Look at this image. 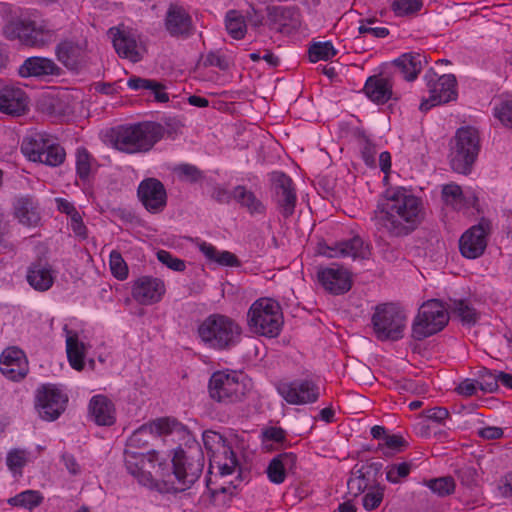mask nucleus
<instances>
[{
  "mask_svg": "<svg viewBox=\"0 0 512 512\" xmlns=\"http://www.w3.org/2000/svg\"><path fill=\"white\" fill-rule=\"evenodd\" d=\"M19 74L22 77H44L59 76L61 68L49 58L29 57L19 68Z\"/></svg>",
  "mask_w": 512,
  "mask_h": 512,
  "instance_id": "cd10ccee",
  "label": "nucleus"
},
{
  "mask_svg": "<svg viewBox=\"0 0 512 512\" xmlns=\"http://www.w3.org/2000/svg\"><path fill=\"white\" fill-rule=\"evenodd\" d=\"M66 352L69 363L75 370L84 367V344L78 340L77 334L68 335L66 339Z\"/></svg>",
  "mask_w": 512,
  "mask_h": 512,
  "instance_id": "58836bf2",
  "label": "nucleus"
},
{
  "mask_svg": "<svg viewBox=\"0 0 512 512\" xmlns=\"http://www.w3.org/2000/svg\"><path fill=\"white\" fill-rule=\"evenodd\" d=\"M174 172L181 181L195 183L203 178V173L194 165L180 164L174 168Z\"/></svg>",
  "mask_w": 512,
  "mask_h": 512,
  "instance_id": "5fc2aeb1",
  "label": "nucleus"
},
{
  "mask_svg": "<svg viewBox=\"0 0 512 512\" xmlns=\"http://www.w3.org/2000/svg\"><path fill=\"white\" fill-rule=\"evenodd\" d=\"M494 115L502 125L507 126L512 121V104L509 100L501 102L494 108Z\"/></svg>",
  "mask_w": 512,
  "mask_h": 512,
  "instance_id": "bf43d9fd",
  "label": "nucleus"
},
{
  "mask_svg": "<svg viewBox=\"0 0 512 512\" xmlns=\"http://www.w3.org/2000/svg\"><path fill=\"white\" fill-rule=\"evenodd\" d=\"M164 293V282L152 276H142L138 278L132 287L133 298L143 305H151L159 302Z\"/></svg>",
  "mask_w": 512,
  "mask_h": 512,
  "instance_id": "5701e85b",
  "label": "nucleus"
},
{
  "mask_svg": "<svg viewBox=\"0 0 512 512\" xmlns=\"http://www.w3.org/2000/svg\"><path fill=\"white\" fill-rule=\"evenodd\" d=\"M39 110L51 119L66 115L70 109L69 95L66 92H49L38 101Z\"/></svg>",
  "mask_w": 512,
  "mask_h": 512,
  "instance_id": "a878e982",
  "label": "nucleus"
},
{
  "mask_svg": "<svg viewBox=\"0 0 512 512\" xmlns=\"http://www.w3.org/2000/svg\"><path fill=\"white\" fill-rule=\"evenodd\" d=\"M157 259L173 271L182 272L186 268V264L183 260L174 257L170 252L165 250H159L157 252Z\"/></svg>",
  "mask_w": 512,
  "mask_h": 512,
  "instance_id": "13d9d810",
  "label": "nucleus"
},
{
  "mask_svg": "<svg viewBox=\"0 0 512 512\" xmlns=\"http://www.w3.org/2000/svg\"><path fill=\"white\" fill-rule=\"evenodd\" d=\"M448 306L432 299L424 303L413 322L412 335L416 340H423L441 331L449 321Z\"/></svg>",
  "mask_w": 512,
  "mask_h": 512,
  "instance_id": "9d476101",
  "label": "nucleus"
},
{
  "mask_svg": "<svg viewBox=\"0 0 512 512\" xmlns=\"http://www.w3.org/2000/svg\"><path fill=\"white\" fill-rule=\"evenodd\" d=\"M247 319L254 333L271 338L280 333L283 324L280 305L271 298L256 300L247 313Z\"/></svg>",
  "mask_w": 512,
  "mask_h": 512,
  "instance_id": "0eeeda50",
  "label": "nucleus"
},
{
  "mask_svg": "<svg viewBox=\"0 0 512 512\" xmlns=\"http://www.w3.org/2000/svg\"><path fill=\"white\" fill-rule=\"evenodd\" d=\"M21 151L30 161L50 167L60 166L66 157L64 148L45 132L26 137L22 141Z\"/></svg>",
  "mask_w": 512,
  "mask_h": 512,
  "instance_id": "1a4fd4ad",
  "label": "nucleus"
},
{
  "mask_svg": "<svg viewBox=\"0 0 512 512\" xmlns=\"http://www.w3.org/2000/svg\"><path fill=\"white\" fill-rule=\"evenodd\" d=\"M204 455L198 445L188 450L177 448L171 454L162 453L159 473L162 476L161 493H178L189 489L200 477Z\"/></svg>",
  "mask_w": 512,
  "mask_h": 512,
  "instance_id": "f03ea898",
  "label": "nucleus"
},
{
  "mask_svg": "<svg viewBox=\"0 0 512 512\" xmlns=\"http://www.w3.org/2000/svg\"><path fill=\"white\" fill-rule=\"evenodd\" d=\"M336 53L337 51L330 41L316 42L312 44L308 50L309 59L311 62L330 60L336 55Z\"/></svg>",
  "mask_w": 512,
  "mask_h": 512,
  "instance_id": "c03bdc74",
  "label": "nucleus"
},
{
  "mask_svg": "<svg viewBox=\"0 0 512 512\" xmlns=\"http://www.w3.org/2000/svg\"><path fill=\"white\" fill-rule=\"evenodd\" d=\"M175 425L174 421L171 422L167 418H160L142 425L129 437L124 451H139L141 448H147L151 441L162 435L170 434Z\"/></svg>",
  "mask_w": 512,
  "mask_h": 512,
  "instance_id": "f3484780",
  "label": "nucleus"
},
{
  "mask_svg": "<svg viewBox=\"0 0 512 512\" xmlns=\"http://www.w3.org/2000/svg\"><path fill=\"white\" fill-rule=\"evenodd\" d=\"M442 198L446 204L453 206L455 209H462L463 191L459 185L454 183L444 185Z\"/></svg>",
  "mask_w": 512,
  "mask_h": 512,
  "instance_id": "603ef678",
  "label": "nucleus"
},
{
  "mask_svg": "<svg viewBox=\"0 0 512 512\" xmlns=\"http://www.w3.org/2000/svg\"><path fill=\"white\" fill-rule=\"evenodd\" d=\"M225 26L228 34L237 40L244 38L247 31L244 17L236 10L227 12Z\"/></svg>",
  "mask_w": 512,
  "mask_h": 512,
  "instance_id": "a19ab883",
  "label": "nucleus"
},
{
  "mask_svg": "<svg viewBox=\"0 0 512 512\" xmlns=\"http://www.w3.org/2000/svg\"><path fill=\"white\" fill-rule=\"evenodd\" d=\"M423 413L427 419L437 423H441L449 416L448 410L444 407H434L424 411Z\"/></svg>",
  "mask_w": 512,
  "mask_h": 512,
  "instance_id": "774afa93",
  "label": "nucleus"
},
{
  "mask_svg": "<svg viewBox=\"0 0 512 512\" xmlns=\"http://www.w3.org/2000/svg\"><path fill=\"white\" fill-rule=\"evenodd\" d=\"M424 484L439 497L451 495L456 486L455 481L451 476L430 479L425 481Z\"/></svg>",
  "mask_w": 512,
  "mask_h": 512,
  "instance_id": "37998d69",
  "label": "nucleus"
},
{
  "mask_svg": "<svg viewBox=\"0 0 512 512\" xmlns=\"http://www.w3.org/2000/svg\"><path fill=\"white\" fill-rule=\"evenodd\" d=\"M204 447L208 452H215L222 449L223 454L228 455L229 447L225 445L224 437L215 431H205L202 435Z\"/></svg>",
  "mask_w": 512,
  "mask_h": 512,
  "instance_id": "09e8293b",
  "label": "nucleus"
},
{
  "mask_svg": "<svg viewBox=\"0 0 512 512\" xmlns=\"http://www.w3.org/2000/svg\"><path fill=\"white\" fill-rule=\"evenodd\" d=\"M348 493L353 497H357L369 489V480L365 476L363 469H359L352 473L347 482Z\"/></svg>",
  "mask_w": 512,
  "mask_h": 512,
  "instance_id": "de8ad7c7",
  "label": "nucleus"
},
{
  "mask_svg": "<svg viewBox=\"0 0 512 512\" xmlns=\"http://www.w3.org/2000/svg\"><path fill=\"white\" fill-rule=\"evenodd\" d=\"M198 335L209 348L224 350L230 349L240 341L241 328L225 315L212 314L199 325Z\"/></svg>",
  "mask_w": 512,
  "mask_h": 512,
  "instance_id": "7ed1b4c3",
  "label": "nucleus"
},
{
  "mask_svg": "<svg viewBox=\"0 0 512 512\" xmlns=\"http://www.w3.org/2000/svg\"><path fill=\"white\" fill-rule=\"evenodd\" d=\"M110 269L114 277L125 280L128 277V266L120 252L113 250L110 253Z\"/></svg>",
  "mask_w": 512,
  "mask_h": 512,
  "instance_id": "864d4df0",
  "label": "nucleus"
},
{
  "mask_svg": "<svg viewBox=\"0 0 512 512\" xmlns=\"http://www.w3.org/2000/svg\"><path fill=\"white\" fill-rule=\"evenodd\" d=\"M411 466L412 464L407 462L390 465L386 472V479L394 484L399 483L401 478L409 475Z\"/></svg>",
  "mask_w": 512,
  "mask_h": 512,
  "instance_id": "4d7b16f0",
  "label": "nucleus"
},
{
  "mask_svg": "<svg viewBox=\"0 0 512 512\" xmlns=\"http://www.w3.org/2000/svg\"><path fill=\"white\" fill-rule=\"evenodd\" d=\"M426 86L428 88L429 97L423 100L420 104L422 111H427L430 108L447 103L456 99V78L452 74H438L430 69L424 75Z\"/></svg>",
  "mask_w": 512,
  "mask_h": 512,
  "instance_id": "f8f14e48",
  "label": "nucleus"
},
{
  "mask_svg": "<svg viewBox=\"0 0 512 512\" xmlns=\"http://www.w3.org/2000/svg\"><path fill=\"white\" fill-rule=\"evenodd\" d=\"M165 130H105L101 133L104 143L127 152L148 151L158 140L164 137Z\"/></svg>",
  "mask_w": 512,
  "mask_h": 512,
  "instance_id": "6e6552de",
  "label": "nucleus"
},
{
  "mask_svg": "<svg viewBox=\"0 0 512 512\" xmlns=\"http://www.w3.org/2000/svg\"><path fill=\"white\" fill-rule=\"evenodd\" d=\"M43 497L38 491L26 490L9 499V503L15 506H22L28 509L40 505Z\"/></svg>",
  "mask_w": 512,
  "mask_h": 512,
  "instance_id": "49530a36",
  "label": "nucleus"
},
{
  "mask_svg": "<svg viewBox=\"0 0 512 512\" xmlns=\"http://www.w3.org/2000/svg\"><path fill=\"white\" fill-rule=\"evenodd\" d=\"M14 214L19 222L26 226H35L40 221L37 207L30 198L23 197L14 204Z\"/></svg>",
  "mask_w": 512,
  "mask_h": 512,
  "instance_id": "e433bc0d",
  "label": "nucleus"
},
{
  "mask_svg": "<svg viewBox=\"0 0 512 512\" xmlns=\"http://www.w3.org/2000/svg\"><path fill=\"white\" fill-rule=\"evenodd\" d=\"M139 200L150 213H160L167 205V193L164 185L156 178L142 180L137 189Z\"/></svg>",
  "mask_w": 512,
  "mask_h": 512,
  "instance_id": "aec40b11",
  "label": "nucleus"
},
{
  "mask_svg": "<svg viewBox=\"0 0 512 512\" xmlns=\"http://www.w3.org/2000/svg\"><path fill=\"white\" fill-rule=\"evenodd\" d=\"M54 279L53 270L46 263H35L29 267L27 281L35 290H48L53 285Z\"/></svg>",
  "mask_w": 512,
  "mask_h": 512,
  "instance_id": "72a5a7b5",
  "label": "nucleus"
},
{
  "mask_svg": "<svg viewBox=\"0 0 512 512\" xmlns=\"http://www.w3.org/2000/svg\"><path fill=\"white\" fill-rule=\"evenodd\" d=\"M0 371L12 381L23 379L28 372V364L24 352L17 347L6 348L0 357Z\"/></svg>",
  "mask_w": 512,
  "mask_h": 512,
  "instance_id": "b1692460",
  "label": "nucleus"
},
{
  "mask_svg": "<svg viewBox=\"0 0 512 512\" xmlns=\"http://www.w3.org/2000/svg\"><path fill=\"white\" fill-rule=\"evenodd\" d=\"M159 458H162V452L156 450H150L147 453L124 451V465L127 472L142 486L161 493L162 476L159 473Z\"/></svg>",
  "mask_w": 512,
  "mask_h": 512,
  "instance_id": "39448f33",
  "label": "nucleus"
},
{
  "mask_svg": "<svg viewBox=\"0 0 512 512\" xmlns=\"http://www.w3.org/2000/svg\"><path fill=\"white\" fill-rule=\"evenodd\" d=\"M89 412L99 426H111L115 423V408L106 396H93L89 402Z\"/></svg>",
  "mask_w": 512,
  "mask_h": 512,
  "instance_id": "7c9ffc66",
  "label": "nucleus"
},
{
  "mask_svg": "<svg viewBox=\"0 0 512 512\" xmlns=\"http://www.w3.org/2000/svg\"><path fill=\"white\" fill-rule=\"evenodd\" d=\"M490 231V222L486 219L468 229L459 240V249L465 258L476 259L480 257L487 247V235Z\"/></svg>",
  "mask_w": 512,
  "mask_h": 512,
  "instance_id": "a211bd4d",
  "label": "nucleus"
},
{
  "mask_svg": "<svg viewBox=\"0 0 512 512\" xmlns=\"http://www.w3.org/2000/svg\"><path fill=\"white\" fill-rule=\"evenodd\" d=\"M384 497V487L379 483L371 485L367 493L362 497V505L365 510L371 511L376 509Z\"/></svg>",
  "mask_w": 512,
  "mask_h": 512,
  "instance_id": "8fccbe9b",
  "label": "nucleus"
},
{
  "mask_svg": "<svg viewBox=\"0 0 512 512\" xmlns=\"http://www.w3.org/2000/svg\"><path fill=\"white\" fill-rule=\"evenodd\" d=\"M475 375L476 383L482 391L492 393L498 389V373L495 374L485 367H480Z\"/></svg>",
  "mask_w": 512,
  "mask_h": 512,
  "instance_id": "a18cd8bd",
  "label": "nucleus"
},
{
  "mask_svg": "<svg viewBox=\"0 0 512 512\" xmlns=\"http://www.w3.org/2000/svg\"><path fill=\"white\" fill-rule=\"evenodd\" d=\"M203 65L217 67L223 71L229 68L228 60L219 52H209L203 59Z\"/></svg>",
  "mask_w": 512,
  "mask_h": 512,
  "instance_id": "052dcab7",
  "label": "nucleus"
},
{
  "mask_svg": "<svg viewBox=\"0 0 512 512\" xmlns=\"http://www.w3.org/2000/svg\"><path fill=\"white\" fill-rule=\"evenodd\" d=\"M478 130H456L449 142V163L456 173L468 175L480 152Z\"/></svg>",
  "mask_w": 512,
  "mask_h": 512,
  "instance_id": "423d86ee",
  "label": "nucleus"
},
{
  "mask_svg": "<svg viewBox=\"0 0 512 512\" xmlns=\"http://www.w3.org/2000/svg\"><path fill=\"white\" fill-rule=\"evenodd\" d=\"M211 197L220 204H229L234 200V189L230 191L224 186L216 185L213 187Z\"/></svg>",
  "mask_w": 512,
  "mask_h": 512,
  "instance_id": "680f3d73",
  "label": "nucleus"
},
{
  "mask_svg": "<svg viewBox=\"0 0 512 512\" xmlns=\"http://www.w3.org/2000/svg\"><path fill=\"white\" fill-rule=\"evenodd\" d=\"M268 16L281 32H290L300 26L299 13L294 7L274 6L269 8Z\"/></svg>",
  "mask_w": 512,
  "mask_h": 512,
  "instance_id": "2f4dec72",
  "label": "nucleus"
},
{
  "mask_svg": "<svg viewBox=\"0 0 512 512\" xmlns=\"http://www.w3.org/2000/svg\"><path fill=\"white\" fill-rule=\"evenodd\" d=\"M422 6V0H394L391 9L396 16L403 17L417 13Z\"/></svg>",
  "mask_w": 512,
  "mask_h": 512,
  "instance_id": "3c124183",
  "label": "nucleus"
},
{
  "mask_svg": "<svg viewBox=\"0 0 512 512\" xmlns=\"http://www.w3.org/2000/svg\"><path fill=\"white\" fill-rule=\"evenodd\" d=\"M82 49L81 47L70 40L60 42L55 49V53L58 61H60L67 68H73L76 66Z\"/></svg>",
  "mask_w": 512,
  "mask_h": 512,
  "instance_id": "4c0bfd02",
  "label": "nucleus"
},
{
  "mask_svg": "<svg viewBox=\"0 0 512 512\" xmlns=\"http://www.w3.org/2000/svg\"><path fill=\"white\" fill-rule=\"evenodd\" d=\"M448 310L455 316L459 317L462 323L473 325L478 319L476 310L464 300H450Z\"/></svg>",
  "mask_w": 512,
  "mask_h": 512,
  "instance_id": "ea45409f",
  "label": "nucleus"
},
{
  "mask_svg": "<svg viewBox=\"0 0 512 512\" xmlns=\"http://www.w3.org/2000/svg\"><path fill=\"white\" fill-rule=\"evenodd\" d=\"M68 396L55 384H43L35 392V409L45 421H54L65 411Z\"/></svg>",
  "mask_w": 512,
  "mask_h": 512,
  "instance_id": "ddd939ff",
  "label": "nucleus"
},
{
  "mask_svg": "<svg viewBox=\"0 0 512 512\" xmlns=\"http://www.w3.org/2000/svg\"><path fill=\"white\" fill-rule=\"evenodd\" d=\"M361 137L364 139V145L361 150L362 159L368 166H374L375 165V154L376 150L375 147L372 145V143L364 136V134H361Z\"/></svg>",
  "mask_w": 512,
  "mask_h": 512,
  "instance_id": "e2e57ef3",
  "label": "nucleus"
},
{
  "mask_svg": "<svg viewBox=\"0 0 512 512\" xmlns=\"http://www.w3.org/2000/svg\"><path fill=\"white\" fill-rule=\"evenodd\" d=\"M458 477L460 478L462 484L466 486H472L476 483V469L470 466L463 467L459 469Z\"/></svg>",
  "mask_w": 512,
  "mask_h": 512,
  "instance_id": "69168bd1",
  "label": "nucleus"
},
{
  "mask_svg": "<svg viewBox=\"0 0 512 512\" xmlns=\"http://www.w3.org/2000/svg\"><path fill=\"white\" fill-rule=\"evenodd\" d=\"M29 110V97L23 88L6 85L0 88V112L11 117H20Z\"/></svg>",
  "mask_w": 512,
  "mask_h": 512,
  "instance_id": "412c9836",
  "label": "nucleus"
},
{
  "mask_svg": "<svg viewBox=\"0 0 512 512\" xmlns=\"http://www.w3.org/2000/svg\"><path fill=\"white\" fill-rule=\"evenodd\" d=\"M359 34H371L376 38H385L389 35V30L386 27H372L362 22L358 27Z\"/></svg>",
  "mask_w": 512,
  "mask_h": 512,
  "instance_id": "338daca9",
  "label": "nucleus"
},
{
  "mask_svg": "<svg viewBox=\"0 0 512 512\" xmlns=\"http://www.w3.org/2000/svg\"><path fill=\"white\" fill-rule=\"evenodd\" d=\"M372 324L378 340L397 341L404 335L406 316L394 304H382L376 307Z\"/></svg>",
  "mask_w": 512,
  "mask_h": 512,
  "instance_id": "9b49d317",
  "label": "nucleus"
},
{
  "mask_svg": "<svg viewBox=\"0 0 512 512\" xmlns=\"http://www.w3.org/2000/svg\"><path fill=\"white\" fill-rule=\"evenodd\" d=\"M108 34L112 39L116 53L133 63L142 60L145 48L141 42L139 33L124 25L111 27Z\"/></svg>",
  "mask_w": 512,
  "mask_h": 512,
  "instance_id": "2eb2a0df",
  "label": "nucleus"
},
{
  "mask_svg": "<svg viewBox=\"0 0 512 512\" xmlns=\"http://www.w3.org/2000/svg\"><path fill=\"white\" fill-rule=\"evenodd\" d=\"M165 28L172 37H189L193 32L192 17L179 3H171L165 15Z\"/></svg>",
  "mask_w": 512,
  "mask_h": 512,
  "instance_id": "4be33fe9",
  "label": "nucleus"
},
{
  "mask_svg": "<svg viewBox=\"0 0 512 512\" xmlns=\"http://www.w3.org/2000/svg\"><path fill=\"white\" fill-rule=\"evenodd\" d=\"M228 454L229 457H227L226 461L222 464H218L220 474L223 476L231 475L238 466V462L234 452L231 449H229Z\"/></svg>",
  "mask_w": 512,
  "mask_h": 512,
  "instance_id": "0e129e2a",
  "label": "nucleus"
},
{
  "mask_svg": "<svg viewBox=\"0 0 512 512\" xmlns=\"http://www.w3.org/2000/svg\"><path fill=\"white\" fill-rule=\"evenodd\" d=\"M90 154L85 148H78L76 152V172L81 180L88 179L91 171Z\"/></svg>",
  "mask_w": 512,
  "mask_h": 512,
  "instance_id": "6e6d98bb",
  "label": "nucleus"
},
{
  "mask_svg": "<svg viewBox=\"0 0 512 512\" xmlns=\"http://www.w3.org/2000/svg\"><path fill=\"white\" fill-rule=\"evenodd\" d=\"M392 81L383 75L370 76L364 85L366 96L376 104H385L393 97Z\"/></svg>",
  "mask_w": 512,
  "mask_h": 512,
  "instance_id": "c756f323",
  "label": "nucleus"
},
{
  "mask_svg": "<svg viewBox=\"0 0 512 512\" xmlns=\"http://www.w3.org/2000/svg\"><path fill=\"white\" fill-rule=\"evenodd\" d=\"M329 252L326 255L330 258L350 257L356 259H367L370 255L369 246L359 236H354L349 240L338 242L333 247H328Z\"/></svg>",
  "mask_w": 512,
  "mask_h": 512,
  "instance_id": "bb28decb",
  "label": "nucleus"
},
{
  "mask_svg": "<svg viewBox=\"0 0 512 512\" xmlns=\"http://www.w3.org/2000/svg\"><path fill=\"white\" fill-rule=\"evenodd\" d=\"M246 385L239 381L236 373L218 371L209 381V394L218 402L235 403L242 401L246 395Z\"/></svg>",
  "mask_w": 512,
  "mask_h": 512,
  "instance_id": "4468645a",
  "label": "nucleus"
},
{
  "mask_svg": "<svg viewBox=\"0 0 512 512\" xmlns=\"http://www.w3.org/2000/svg\"><path fill=\"white\" fill-rule=\"evenodd\" d=\"M30 453L24 449H11L6 457V464L14 475H22V469L29 462Z\"/></svg>",
  "mask_w": 512,
  "mask_h": 512,
  "instance_id": "79ce46f5",
  "label": "nucleus"
},
{
  "mask_svg": "<svg viewBox=\"0 0 512 512\" xmlns=\"http://www.w3.org/2000/svg\"><path fill=\"white\" fill-rule=\"evenodd\" d=\"M3 34L33 48H44L56 40V30L46 20L13 19L5 24Z\"/></svg>",
  "mask_w": 512,
  "mask_h": 512,
  "instance_id": "20e7f679",
  "label": "nucleus"
},
{
  "mask_svg": "<svg viewBox=\"0 0 512 512\" xmlns=\"http://www.w3.org/2000/svg\"><path fill=\"white\" fill-rule=\"evenodd\" d=\"M426 63L425 56L420 53H405L393 61V65L407 81H413Z\"/></svg>",
  "mask_w": 512,
  "mask_h": 512,
  "instance_id": "473e14b6",
  "label": "nucleus"
},
{
  "mask_svg": "<svg viewBox=\"0 0 512 512\" xmlns=\"http://www.w3.org/2000/svg\"><path fill=\"white\" fill-rule=\"evenodd\" d=\"M277 391L287 403L292 405L313 403L319 397L318 387L310 380L282 382L278 384Z\"/></svg>",
  "mask_w": 512,
  "mask_h": 512,
  "instance_id": "6ab92c4d",
  "label": "nucleus"
},
{
  "mask_svg": "<svg viewBox=\"0 0 512 512\" xmlns=\"http://www.w3.org/2000/svg\"><path fill=\"white\" fill-rule=\"evenodd\" d=\"M127 86L135 91L150 90L155 101L159 103H166L169 101V96L165 92V86L156 80L132 76L128 79Z\"/></svg>",
  "mask_w": 512,
  "mask_h": 512,
  "instance_id": "c9c22d12",
  "label": "nucleus"
},
{
  "mask_svg": "<svg viewBox=\"0 0 512 512\" xmlns=\"http://www.w3.org/2000/svg\"><path fill=\"white\" fill-rule=\"evenodd\" d=\"M297 457L292 452H284L275 456L266 469L268 479L274 484L285 481L288 473H294Z\"/></svg>",
  "mask_w": 512,
  "mask_h": 512,
  "instance_id": "c85d7f7f",
  "label": "nucleus"
},
{
  "mask_svg": "<svg viewBox=\"0 0 512 512\" xmlns=\"http://www.w3.org/2000/svg\"><path fill=\"white\" fill-rule=\"evenodd\" d=\"M423 218L420 198L404 187L387 189L374 212V225L379 233L403 237L413 232Z\"/></svg>",
  "mask_w": 512,
  "mask_h": 512,
  "instance_id": "f257e3e1",
  "label": "nucleus"
},
{
  "mask_svg": "<svg viewBox=\"0 0 512 512\" xmlns=\"http://www.w3.org/2000/svg\"><path fill=\"white\" fill-rule=\"evenodd\" d=\"M234 201L252 216L263 215L266 212L264 203L244 185L234 187Z\"/></svg>",
  "mask_w": 512,
  "mask_h": 512,
  "instance_id": "f704fd0d",
  "label": "nucleus"
},
{
  "mask_svg": "<svg viewBox=\"0 0 512 512\" xmlns=\"http://www.w3.org/2000/svg\"><path fill=\"white\" fill-rule=\"evenodd\" d=\"M317 278L323 288L334 295L348 292L352 285L350 273L342 267L320 269Z\"/></svg>",
  "mask_w": 512,
  "mask_h": 512,
  "instance_id": "393cba45",
  "label": "nucleus"
},
{
  "mask_svg": "<svg viewBox=\"0 0 512 512\" xmlns=\"http://www.w3.org/2000/svg\"><path fill=\"white\" fill-rule=\"evenodd\" d=\"M272 198L284 218L293 215L297 197L292 179L283 172L276 171L271 174Z\"/></svg>",
  "mask_w": 512,
  "mask_h": 512,
  "instance_id": "dca6fc26",
  "label": "nucleus"
}]
</instances>
